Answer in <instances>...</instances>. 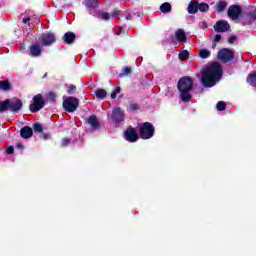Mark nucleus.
Segmentation results:
<instances>
[{"label":"nucleus","mask_w":256,"mask_h":256,"mask_svg":"<svg viewBox=\"0 0 256 256\" xmlns=\"http://www.w3.org/2000/svg\"><path fill=\"white\" fill-rule=\"evenodd\" d=\"M227 9V1L221 0L216 3V11L217 13H223Z\"/></svg>","instance_id":"nucleus-22"},{"label":"nucleus","mask_w":256,"mask_h":256,"mask_svg":"<svg viewBox=\"0 0 256 256\" xmlns=\"http://www.w3.org/2000/svg\"><path fill=\"white\" fill-rule=\"evenodd\" d=\"M139 135L141 139H151L155 135V126L151 122H144L139 128Z\"/></svg>","instance_id":"nucleus-4"},{"label":"nucleus","mask_w":256,"mask_h":256,"mask_svg":"<svg viewBox=\"0 0 256 256\" xmlns=\"http://www.w3.org/2000/svg\"><path fill=\"white\" fill-rule=\"evenodd\" d=\"M20 49H25V44H21Z\"/></svg>","instance_id":"nucleus-46"},{"label":"nucleus","mask_w":256,"mask_h":256,"mask_svg":"<svg viewBox=\"0 0 256 256\" xmlns=\"http://www.w3.org/2000/svg\"><path fill=\"white\" fill-rule=\"evenodd\" d=\"M62 39L66 45H73L77 39V35L73 32H66Z\"/></svg>","instance_id":"nucleus-16"},{"label":"nucleus","mask_w":256,"mask_h":256,"mask_svg":"<svg viewBox=\"0 0 256 256\" xmlns=\"http://www.w3.org/2000/svg\"><path fill=\"white\" fill-rule=\"evenodd\" d=\"M42 137H43L44 139H47V137H49V135L43 134Z\"/></svg>","instance_id":"nucleus-44"},{"label":"nucleus","mask_w":256,"mask_h":256,"mask_svg":"<svg viewBox=\"0 0 256 256\" xmlns=\"http://www.w3.org/2000/svg\"><path fill=\"white\" fill-rule=\"evenodd\" d=\"M246 82L250 87H256V72H251L246 78Z\"/></svg>","instance_id":"nucleus-21"},{"label":"nucleus","mask_w":256,"mask_h":256,"mask_svg":"<svg viewBox=\"0 0 256 256\" xmlns=\"http://www.w3.org/2000/svg\"><path fill=\"white\" fill-rule=\"evenodd\" d=\"M188 57H189L188 50H183L178 54V59H180V61H187Z\"/></svg>","instance_id":"nucleus-28"},{"label":"nucleus","mask_w":256,"mask_h":256,"mask_svg":"<svg viewBox=\"0 0 256 256\" xmlns=\"http://www.w3.org/2000/svg\"><path fill=\"white\" fill-rule=\"evenodd\" d=\"M217 57L223 63H229V61L235 59V53L229 48H223L218 52Z\"/></svg>","instance_id":"nucleus-8"},{"label":"nucleus","mask_w":256,"mask_h":256,"mask_svg":"<svg viewBox=\"0 0 256 256\" xmlns=\"http://www.w3.org/2000/svg\"><path fill=\"white\" fill-rule=\"evenodd\" d=\"M20 137H22V139H31L33 137V128L29 126L22 127Z\"/></svg>","instance_id":"nucleus-15"},{"label":"nucleus","mask_w":256,"mask_h":256,"mask_svg":"<svg viewBox=\"0 0 256 256\" xmlns=\"http://www.w3.org/2000/svg\"><path fill=\"white\" fill-rule=\"evenodd\" d=\"M256 23V7L251 6L246 12L243 25H255Z\"/></svg>","instance_id":"nucleus-11"},{"label":"nucleus","mask_w":256,"mask_h":256,"mask_svg":"<svg viewBox=\"0 0 256 256\" xmlns=\"http://www.w3.org/2000/svg\"><path fill=\"white\" fill-rule=\"evenodd\" d=\"M42 47H51L54 43H57V35L52 32L42 33L38 38Z\"/></svg>","instance_id":"nucleus-7"},{"label":"nucleus","mask_w":256,"mask_h":256,"mask_svg":"<svg viewBox=\"0 0 256 256\" xmlns=\"http://www.w3.org/2000/svg\"><path fill=\"white\" fill-rule=\"evenodd\" d=\"M237 41V36H231L228 39V43H230V45H233V43H235Z\"/></svg>","instance_id":"nucleus-41"},{"label":"nucleus","mask_w":256,"mask_h":256,"mask_svg":"<svg viewBox=\"0 0 256 256\" xmlns=\"http://www.w3.org/2000/svg\"><path fill=\"white\" fill-rule=\"evenodd\" d=\"M95 95L97 99H105L107 97V91L105 89H96Z\"/></svg>","instance_id":"nucleus-25"},{"label":"nucleus","mask_w":256,"mask_h":256,"mask_svg":"<svg viewBox=\"0 0 256 256\" xmlns=\"http://www.w3.org/2000/svg\"><path fill=\"white\" fill-rule=\"evenodd\" d=\"M215 47H217V44L212 45V49H215Z\"/></svg>","instance_id":"nucleus-47"},{"label":"nucleus","mask_w":256,"mask_h":256,"mask_svg":"<svg viewBox=\"0 0 256 256\" xmlns=\"http://www.w3.org/2000/svg\"><path fill=\"white\" fill-rule=\"evenodd\" d=\"M171 9H172L171 4L168 2H165L160 6L161 13H171Z\"/></svg>","instance_id":"nucleus-24"},{"label":"nucleus","mask_w":256,"mask_h":256,"mask_svg":"<svg viewBox=\"0 0 256 256\" xmlns=\"http://www.w3.org/2000/svg\"><path fill=\"white\" fill-rule=\"evenodd\" d=\"M199 57L201 59H209V57H211V51H209L207 49H201L199 51Z\"/></svg>","instance_id":"nucleus-26"},{"label":"nucleus","mask_w":256,"mask_h":256,"mask_svg":"<svg viewBox=\"0 0 256 256\" xmlns=\"http://www.w3.org/2000/svg\"><path fill=\"white\" fill-rule=\"evenodd\" d=\"M21 109H23V100L19 99L18 97L0 101V113H5V111L19 113Z\"/></svg>","instance_id":"nucleus-3"},{"label":"nucleus","mask_w":256,"mask_h":256,"mask_svg":"<svg viewBox=\"0 0 256 256\" xmlns=\"http://www.w3.org/2000/svg\"><path fill=\"white\" fill-rule=\"evenodd\" d=\"M128 109H130V111H139V104L131 103L129 104Z\"/></svg>","instance_id":"nucleus-33"},{"label":"nucleus","mask_w":256,"mask_h":256,"mask_svg":"<svg viewBox=\"0 0 256 256\" xmlns=\"http://www.w3.org/2000/svg\"><path fill=\"white\" fill-rule=\"evenodd\" d=\"M33 131H34V133H43V125H41V123H39V122L34 123Z\"/></svg>","instance_id":"nucleus-29"},{"label":"nucleus","mask_w":256,"mask_h":256,"mask_svg":"<svg viewBox=\"0 0 256 256\" xmlns=\"http://www.w3.org/2000/svg\"><path fill=\"white\" fill-rule=\"evenodd\" d=\"M62 107L67 113H75L77 107H79V98L70 96L63 100Z\"/></svg>","instance_id":"nucleus-5"},{"label":"nucleus","mask_w":256,"mask_h":256,"mask_svg":"<svg viewBox=\"0 0 256 256\" xmlns=\"http://www.w3.org/2000/svg\"><path fill=\"white\" fill-rule=\"evenodd\" d=\"M241 13H243V11L241 10V6L239 5L233 4L228 8V17L232 21H237V19L241 17Z\"/></svg>","instance_id":"nucleus-10"},{"label":"nucleus","mask_w":256,"mask_h":256,"mask_svg":"<svg viewBox=\"0 0 256 256\" xmlns=\"http://www.w3.org/2000/svg\"><path fill=\"white\" fill-rule=\"evenodd\" d=\"M126 19L129 21L131 19V15L128 14V16L126 17Z\"/></svg>","instance_id":"nucleus-45"},{"label":"nucleus","mask_w":256,"mask_h":256,"mask_svg":"<svg viewBox=\"0 0 256 256\" xmlns=\"http://www.w3.org/2000/svg\"><path fill=\"white\" fill-rule=\"evenodd\" d=\"M41 55H43V49H41V44L39 43H33L32 45H30L29 47V56L30 57H41Z\"/></svg>","instance_id":"nucleus-13"},{"label":"nucleus","mask_w":256,"mask_h":256,"mask_svg":"<svg viewBox=\"0 0 256 256\" xmlns=\"http://www.w3.org/2000/svg\"><path fill=\"white\" fill-rule=\"evenodd\" d=\"M121 93V87H116V89L111 93V99H117V95Z\"/></svg>","instance_id":"nucleus-32"},{"label":"nucleus","mask_w":256,"mask_h":256,"mask_svg":"<svg viewBox=\"0 0 256 256\" xmlns=\"http://www.w3.org/2000/svg\"><path fill=\"white\" fill-rule=\"evenodd\" d=\"M6 153L8 155H13L15 153V148L13 146H9L7 149H6Z\"/></svg>","instance_id":"nucleus-38"},{"label":"nucleus","mask_w":256,"mask_h":256,"mask_svg":"<svg viewBox=\"0 0 256 256\" xmlns=\"http://www.w3.org/2000/svg\"><path fill=\"white\" fill-rule=\"evenodd\" d=\"M88 125L94 129H99L101 127V124L99 123V118H97L96 115H91L88 118Z\"/></svg>","instance_id":"nucleus-18"},{"label":"nucleus","mask_w":256,"mask_h":256,"mask_svg":"<svg viewBox=\"0 0 256 256\" xmlns=\"http://www.w3.org/2000/svg\"><path fill=\"white\" fill-rule=\"evenodd\" d=\"M175 37L180 43H187V36L185 35V30L183 29L176 30Z\"/></svg>","instance_id":"nucleus-20"},{"label":"nucleus","mask_w":256,"mask_h":256,"mask_svg":"<svg viewBox=\"0 0 256 256\" xmlns=\"http://www.w3.org/2000/svg\"><path fill=\"white\" fill-rule=\"evenodd\" d=\"M231 29L227 20H218L214 25V31L216 33H227Z\"/></svg>","instance_id":"nucleus-12"},{"label":"nucleus","mask_w":256,"mask_h":256,"mask_svg":"<svg viewBox=\"0 0 256 256\" xmlns=\"http://www.w3.org/2000/svg\"><path fill=\"white\" fill-rule=\"evenodd\" d=\"M216 109L217 111H225V109H227V103H225L224 101H219L216 104Z\"/></svg>","instance_id":"nucleus-30"},{"label":"nucleus","mask_w":256,"mask_h":256,"mask_svg":"<svg viewBox=\"0 0 256 256\" xmlns=\"http://www.w3.org/2000/svg\"><path fill=\"white\" fill-rule=\"evenodd\" d=\"M198 11L201 13H207L209 11V4L205 2L198 3Z\"/></svg>","instance_id":"nucleus-27"},{"label":"nucleus","mask_w":256,"mask_h":256,"mask_svg":"<svg viewBox=\"0 0 256 256\" xmlns=\"http://www.w3.org/2000/svg\"><path fill=\"white\" fill-rule=\"evenodd\" d=\"M32 103L29 105V110L31 113H39L41 109L45 107V98L43 95L37 94L32 98Z\"/></svg>","instance_id":"nucleus-6"},{"label":"nucleus","mask_w":256,"mask_h":256,"mask_svg":"<svg viewBox=\"0 0 256 256\" xmlns=\"http://www.w3.org/2000/svg\"><path fill=\"white\" fill-rule=\"evenodd\" d=\"M131 67H125L122 69V75H131Z\"/></svg>","instance_id":"nucleus-35"},{"label":"nucleus","mask_w":256,"mask_h":256,"mask_svg":"<svg viewBox=\"0 0 256 256\" xmlns=\"http://www.w3.org/2000/svg\"><path fill=\"white\" fill-rule=\"evenodd\" d=\"M102 19H104V21H109V19H111V14H109V12H104L102 14Z\"/></svg>","instance_id":"nucleus-36"},{"label":"nucleus","mask_w":256,"mask_h":256,"mask_svg":"<svg viewBox=\"0 0 256 256\" xmlns=\"http://www.w3.org/2000/svg\"><path fill=\"white\" fill-rule=\"evenodd\" d=\"M197 11H199V2H197L196 0H191L188 4V13L190 15H195Z\"/></svg>","instance_id":"nucleus-17"},{"label":"nucleus","mask_w":256,"mask_h":256,"mask_svg":"<svg viewBox=\"0 0 256 256\" xmlns=\"http://www.w3.org/2000/svg\"><path fill=\"white\" fill-rule=\"evenodd\" d=\"M47 97H48V99H49L50 101L55 102L56 99H57V94H55V92H49L48 95H47Z\"/></svg>","instance_id":"nucleus-34"},{"label":"nucleus","mask_w":256,"mask_h":256,"mask_svg":"<svg viewBox=\"0 0 256 256\" xmlns=\"http://www.w3.org/2000/svg\"><path fill=\"white\" fill-rule=\"evenodd\" d=\"M22 23H25L28 25V27H31V17H26L22 19Z\"/></svg>","instance_id":"nucleus-40"},{"label":"nucleus","mask_w":256,"mask_h":256,"mask_svg":"<svg viewBox=\"0 0 256 256\" xmlns=\"http://www.w3.org/2000/svg\"><path fill=\"white\" fill-rule=\"evenodd\" d=\"M201 75V84L206 89H211L223 79V66L219 62H213L201 71Z\"/></svg>","instance_id":"nucleus-1"},{"label":"nucleus","mask_w":256,"mask_h":256,"mask_svg":"<svg viewBox=\"0 0 256 256\" xmlns=\"http://www.w3.org/2000/svg\"><path fill=\"white\" fill-rule=\"evenodd\" d=\"M84 5L89 9L91 15V9H97L99 7V0H84Z\"/></svg>","instance_id":"nucleus-19"},{"label":"nucleus","mask_w":256,"mask_h":256,"mask_svg":"<svg viewBox=\"0 0 256 256\" xmlns=\"http://www.w3.org/2000/svg\"><path fill=\"white\" fill-rule=\"evenodd\" d=\"M77 91V86L74 84H71L68 89H67V94L68 95H74V93Z\"/></svg>","instance_id":"nucleus-31"},{"label":"nucleus","mask_w":256,"mask_h":256,"mask_svg":"<svg viewBox=\"0 0 256 256\" xmlns=\"http://www.w3.org/2000/svg\"><path fill=\"white\" fill-rule=\"evenodd\" d=\"M17 147H19V149H23V144L22 143H18Z\"/></svg>","instance_id":"nucleus-43"},{"label":"nucleus","mask_w":256,"mask_h":256,"mask_svg":"<svg viewBox=\"0 0 256 256\" xmlns=\"http://www.w3.org/2000/svg\"><path fill=\"white\" fill-rule=\"evenodd\" d=\"M177 89L180 93V99L183 103H189L193 99L191 91H193V78L183 76L178 80Z\"/></svg>","instance_id":"nucleus-2"},{"label":"nucleus","mask_w":256,"mask_h":256,"mask_svg":"<svg viewBox=\"0 0 256 256\" xmlns=\"http://www.w3.org/2000/svg\"><path fill=\"white\" fill-rule=\"evenodd\" d=\"M124 139L129 143H137L139 134H137V130L134 127L130 126L124 131Z\"/></svg>","instance_id":"nucleus-9"},{"label":"nucleus","mask_w":256,"mask_h":256,"mask_svg":"<svg viewBox=\"0 0 256 256\" xmlns=\"http://www.w3.org/2000/svg\"><path fill=\"white\" fill-rule=\"evenodd\" d=\"M112 121H114V123H123V121H125V113H123L121 108L118 107L112 111Z\"/></svg>","instance_id":"nucleus-14"},{"label":"nucleus","mask_w":256,"mask_h":256,"mask_svg":"<svg viewBox=\"0 0 256 256\" xmlns=\"http://www.w3.org/2000/svg\"><path fill=\"white\" fill-rule=\"evenodd\" d=\"M214 41H215V43H219V41H221V35L220 34H216L214 36Z\"/></svg>","instance_id":"nucleus-42"},{"label":"nucleus","mask_w":256,"mask_h":256,"mask_svg":"<svg viewBox=\"0 0 256 256\" xmlns=\"http://www.w3.org/2000/svg\"><path fill=\"white\" fill-rule=\"evenodd\" d=\"M69 143H71V139H69V138L62 139V147H67V145H69Z\"/></svg>","instance_id":"nucleus-37"},{"label":"nucleus","mask_w":256,"mask_h":256,"mask_svg":"<svg viewBox=\"0 0 256 256\" xmlns=\"http://www.w3.org/2000/svg\"><path fill=\"white\" fill-rule=\"evenodd\" d=\"M0 89L1 91H11L13 89V86H11V82L9 80H3L0 81Z\"/></svg>","instance_id":"nucleus-23"},{"label":"nucleus","mask_w":256,"mask_h":256,"mask_svg":"<svg viewBox=\"0 0 256 256\" xmlns=\"http://www.w3.org/2000/svg\"><path fill=\"white\" fill-rule=\"evenodd\" d=\"M119 10H113L112 12H111V14H110V17L112 18V19H115V17H119Z\"/></svg>","instance_id":"nucleus-39"}]
</instances>
